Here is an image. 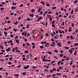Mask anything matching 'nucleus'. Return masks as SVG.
Returning <instances> with one entry per match:
<instances>
[{"label": "nucleus", "instance_id": "nucleus-1", "mask_svg": "<svg viewBox=\"0 0 78 78\" xmlns=\"http://www.w3.org/2000/svg\"><path fill=\"white\" fill-rule=\"evenodd\" d=\"M24 69H27L29 68V65H27L26 66H24L23 67Z\"/></svg>", "mask_w": 78, "mask_h": 78}, {"label": "nucleus", "instance_id": "nucleus-2", "mask_svg": "<svg viewBox=\"0 0 78 78\" xmlns=\"http://www.w3.org/2000/svg\"><path fill=\"white\" fill-rule=\"evenodd\" d=\"M45 59H46V56H44L43 59V61H44V62L46 61V60Z\"/></svg>", "mask_w": 78, "mask_h": 78}, {"label": "nucleus", "instance_id": "nucleus-3", "mask_svg": "<svg viewBox=\"0 0 78 78\" xmlns=\"http://www.w3.org/2000/svg\"><path fill=\"white\" fill-rule=\"evenodd\" d=\"M27 33L26 32H25V33L23 32L22 33V35H23L24 34V36L25 37H26V36H27Z\"/></svg>", "mask_w": 78, "mask_h": 78}, {"label": "nucleus", "instance_id": "nucleus-4", "mask_svg": "<svg viewBox=\"0 0 78 78\" xmlns=\"http://www.w3.org/2000/svg\"><path fill=\"white\" fill-rule=\"evenodd\" d=\"M65 22L66 24H67V25H69V23H70V22L68 21H65Z\"/></svg>", "mask_w": 78, "mask_h": 78}, {"label": "nucleus", "instance_id": "nucleus-5", "mask_svg": "<svg viewBox=\"0 0 78 78\" xmlns=\"http://www.w3.org/2000/svg\"><path fill=\"white\" fill-rule=\"evenodd\" d=\"M57 46H59V47H61V45L60 44V42H59L57 45Z\"/></svg>", "mask_w": 78, "mask_h": 78}, {"label": "nucleus", "instance_id": "nucleus-6", "mask_svg": "<svg viewBox=\"0 0 78 78\" xmlns=\"http://www.w3.org/2000/svg\"><path fill=\"white\" fill-rule=\"evenodd\" d=\"M47 42L46 41H42L41 43V44H46Z\"/></svg>", "mask_w": 78, "mask_h": 78}, {"label": "nucleus", "instance_id": "nucleus-7", "mask_svg": "<svg viewBox=\"0 0 78 78\" xmlns=\"http://www.w3.org/2000/svg\"><path fill=\"white\" fill-rule=\"evenodd\" d=\"M73 50L72 51V50H69V53H70V54H72V53H73Z\"/></svg>", "mask_w": 78, "mask_h": 78}, {"label": "nucleus", "instance_id": "nucleus-8", "mask_svg": "<svg viewBox=\"0 0 78 78\" xmlns=\"http://www.w3.org/2000/svg\"><path fill=\"white\" fill-rule=\"evenodd\" d=\"M15 41H16V42L17 43V44H19V40L17 39L16 40H15Z\"/></svg>", "mask_w": 78, "mask_h": 78}, {"label": "nucleus", "instance_id": "nucleus-9", "mask_svg": "<svg viewBox=\"0 0 78 78\" xmlns=\"http://www.w3.org/2000/svg\"><path fill=\"white\" fill-rule=\"evenodd\" d=\"M78 53V51H76V50H75V52L74 54V55H75V56H76V53Z\"/></svg>", "mask_w": 78, "mask_h": 78}, {"label": "nucleus", "instance_id": "nucleus-10", "mask_svg": "<svg viewBox=\"0 0 78 78\" xmlns=\"http://www.w3.org/2000/svg\"><path fill=\"white\" fill-rule=\"evenodd\" d=\"M29 16V17H34V14L31 15V14H30Z\"/></svg>", "mask_w": 78, "mask_h": 78}, {"label": "nucleus", "instance_id": "nucleus-11", "mask_svg": "<svg viewBox=\"0 0 78 78\" xmlns=\"http://www.w3.org/2000/svg\"><path fill=\"white\" fill-rule=\"evenodd\" d=\"M61 61H58L57 62V64L58 65V66H59V65L60 64V63H61Z\"/></svg>", "mask_w": 78, "mask_h": 78}, {"label": "nucleus", "instance_id": "nucleus-12", "mask_svg": "<svg viewBox=\"0 0 78 78\" xmlns=\"http://www.w3.org/2000/svg\"><path fill=\"white\" fill-rule=\"evenodd\" d=\"M41 11V7H39V8L38 10V12H40V11Z\"/></svg>", "mask_w": 78, "mask_h": 78}, {"label": "nucleus", "instance_id": "nucleus-13", "mask_svg": "<svg viewBox=\"0 0 78 78\" xmlns=\"http://www.w3.org/2000/svg\"><path fill=\"white\" fill-rule=\"evenodd\" d=\"M70 39H71L73 40V39H75V38L73 37H72V36H71L70 37Z\"/></svg>", "mask_w": 78, "mask_h": 78}, {"label": "nucleus", "instance_id": "nucleus-14", "mask_svg": "<svg viewBox=\"0 0 78 78\" xmlns=\"http://www.w3.org/2000/svg\"><path fill=\"white\" fill-rule=\"evenodd\" d=\"M55 62V60L52 61H51V63L50 64H53V63Z\"/></svg>", "mask_w": 78, "mask_h": 78}, {"label": "nucleus", "instance_id": "nucleus-15", "mask_svg": "<svg viewBox=\"0 0 78 78\" xmlns=\"http://www.w3.org/2000/svg\"><path fill=\"white\" fill-rule=\"evenodd\" d=\"M44 72H48V70L47 69H45L44 70Z\"/></svg>", "mask_w": 78, "mask_h": 78}, {"label": "nucleus", "instance_id": "nucleus-16", "mask_svg": "<svg viewBox=\"0 0 78 78\" xmlns=\"http://www.w3.org/2000/svg\"><path fill=\"white\" fill-rule=\"evenodd\" d=\"M56 75H58V76H60L61 75V73H56Z\"/></svg>", "mask_w": 78, "mask_h": 78}, {"label": "nucleus", "instance_id": "nucleus-17", "mask_svg": "<svg viewBox=\"0 0 78 78\" xmlns=\"http://www.w3.org/2000/svg\"><path fill=\"white\" fill-rule=\"evenodd\" d=\"M52 24L51 25L52 27H54V28H55V24Z\"/></svg>", "mask_w": 78, "mask_h": 78}, {"label": "nucleus", "instance_id": "nucleus-18", "mask_svg": "<svg viewBox=\"0 0 78 78\" xmlns=\"http://www.w3.org/2000/svg\"><path fill=\"white\" fill-rule=\"evenodd\" d=\"M71 43H72V41H68L67 42L68 44H71Z\"/></svg>", "mask_w": 78, "mask_h": 78}, {"label": "nucleus", "instance_id": "nucleus-19", "mask_svg": "<svg viewBox=\"0 0 78 78\" xmlns=\"http://www.w3.org/2000/svg\"><path fill=\"white\" fill-rule=\"evenodd\" d=\"M70 57H68L66 59V61H69V59H70Z\"/></svg>", "mask_w": 78, "mask_h": 78}, {"label": "nucleus", "instance_id": "nucleus-20", "mask_svg": "<svg viewBox=\"0 0 78 78\" xmlns=\"http://www.w3.org/2000/svg\"><path fill=\"white\" fill-rule=\"evenodd\" d=\"M77 2H78V0H76V1H74V3L75 4H76V3H77Z\"/></svg>", "mask_w": 78, "mask_h": 78}, {"label": "nucleus", "instance_id": "nucleus-21", "mask_svg": "<svg viewBox=\"0 0 78 78\" xmlns=\"http://www.w3.org/2000/svg\"><path fill=\"white\" fill-rule=\"evenodd\" d=\"M17 23H19V22H17V21H16V22L14 23V24L15 25H17Z\"/></svg>", "mask_w": 78, "mask_h": 78}, {"label": "nucleus", "instance_id": "nucleus-22", "mask_svg": "<svg viewBox=\"0 0 78 78\" xmlns=\"http://www.w3.org/2000/svg\"><path fill=\"white\" fill-rule=\"evenodd\" d=\"M39 48H41V49H43V48H44V47L42 46H41L39 47Z\"/></svg>", "mask_w": 78, "mask_h": 78}, {"label": "nucleus", "instance_id": "nucleus-23", "mask_svg": "<svg viewBox=\"0 0 78 78\" xmlns=\"http://www.w3.org/2000/svg\"><path fill=\"white\" fill-rule=\"evenodd\" d=\"M58 32L60 33V34H62V32L61 31V30H60V29H59Z\"/></svg>", "mask_w": 78, "mask_h": 78}, {"label": "nucleus", "instance_id": "nucleus-24", "mask_svg": "<svg viewBox=\"0 0 78 78\" xmlns=\"http://www.w3.org/2000/svg\"><path fill=\"white\" fill-rule=\"evenodd\" d=\"M62 56H63V55H62V54H60V57H62Z\"/></svg>", "mask_w": 78, "mask_h": 78}, {"label": "nucleus", "instance_id": "nucleus-25", "mask_svg": "<svg viewBox=\"0 0 78 78\" xmlns=\"http://www.w3.org/2000/svg\"><path fill=\"white\" fill-rule=\"evenodd\" d=\"M71 29H72V28H71V27H70L69 28V30H68V31L70 32V31H71Z\"/></svg>", "mask_w": 78, "mask_h": 78}, {"label": "nucleus", "instance_id": "nucleus-26", "mask_svg": "<svg viewBox=\"0 0 78 78\" xmlns=\"http://www.w3.org/2000/svg\"><path fill=\"white\" fill-rule=\"evenodd\" d=\"M41 3L43 5H45V4H44V1H41Z\"/></svg>", "mask_w": 78, "mask_h": 78}, {"label": "nucleus", "instance_id": "nucleus-27", "mask_svg": "<svg viewBox=\"0 0 78 78\" xmlns=\"http://www.w3.org/2000/svg\"><path fill=\"white\" fill-rule=\"evenodd\" d=\"M65 49H69V48L68 46L65 47Z\"/></svg>", "mask_w": 78, "mask_h": 78}, {"label": "nucleus", "instance_id": "nucleus-28", "mask_svg": "<svg viewBox=\"0 0 78 78\" xmlns=\"http://www.w3.org/2000/svg\"><path fill=\"white\" fill-rule=\"evenodd\" d=\"M15 48H16L15 50H16V51L17 52L18 50V48H17V47H16Z\"/></svg>", "mask_w": 78, "mask_h": 78}, {"label": "nucleus", "instance_id": "nucleus-29", "mask_svg": "<svg viewBox=\"0 0 78 78\" xmlns=\"http://www.w3.org/2000/svg\"><path fill=\"white\" fill-rule=\"evenodd\" d=\"M7 33H8V32H5V31L4 32V34L6 36H7V34H7Z\"/></svg>", "mask_w": 78, "mask_h": 78}, {"label": "nucleus", "instance_id": "nucleus-30", "mask_svg": "<svg viewBox=\"0 0 78 78\" xmlns=\"http://www.w3.org/2000/svg\"><path fill=\"white\" fill-rule=\"evenodd\" d=\"M50 21L51 22H52V18H51V16H50Z\"/></svg>", "mask_w": 78, "mask_h": 78}, {"label": "nucleus", "instance_id": "nucleus-31", "mask_svg": "<svg viewBox=\"0 0 78 78\" xmlns=\"http://www.w3.org/2000/svg\"><path fill=\"white\" fill-rule=\"evenodd\" d=\"M0 48H1L2 49H3V47L2 45H0Z\"/></svg>", "mask_w": 78, "mask_h": 78}, {"label": "nucleus", "instance_id": "nucleus-32", "mask_svg": "<svg viewBox=\"0 0 78 78\" xmlns=\"http://www.w3.org/2000/svg\"><path fill=\"white\" fill-rule=\"evenodd\" d=\"M16 4H17V3H15V4H14V3H12V5H16Z\"/></svg>", "mask_w": 78, "mask_h": 78}, {"label": "nucleus", "instance_id": "nucleus-33", "mask_svg": "<svg viewBox=\"0 0 78 78\" xmlns=\"http://www.w3.org/2000/svg\"><path fill=\"white\" fill-rule=\"evenodd\" d=\"M54 52H55V53H58V51L56 50H54Z\"/></svg>", "mask_w": 78, "mask_h": 78}, {"label": "nucleus", "instance_id": "nucleus-34", "mask_svg": "<svg viewBox=\"0 0 78 78\" xmlns=\"http://www.w3.org/2000/svg\"><path fill=\"white\" fill-rule=\"evenodd\" d=\"M73 11H74V10H72L71 12V14H73Z\"/></svg>", "mask_w": 78, "mask_h": 78}, {"label": "nucleus", "instance_id": "nucleus-35", "mask_svg": "<svg viewBox=\"0 0 78 78\" xmlns=\"http://www.w3.org/2000/svg\"><path fill=\"white\" fill-rule=\"evenodd\" d=\"M56 68H55L54 69H52V71H56Z\"/></svg>", "mask_w": 78, "mask_h": 78}, {"label": "nucleus", "instance_id": "nucleus-36", "mask_svg": "<svg viewBox=\"0 0 78 78\" xmlns=\"http://www.w3.org/2000/svg\"><path fill=\"white\" fill-rule=\"evenodd\" d=\"M56 7H54L52 8L53 9H56Z\"/></svg>", "mask_w": 78, "mask_h": 78}, {"label": "nucleus", "instance_id": "nucleus-37", "mask_svg": "<svg viewBox=\"0 0 78 78\" xmlns=\"http://www.w3.org/2000/svg\"><path fill=\"white\" fill-rule=\"evenodd\" d=\"M42 18H43L41 16H40L39 17V20H41V19H42Z\"/></svg>", "mask_w": 78, "mask_h": 78}, {"label": "nucleus", "instance_id": "nucleus-38", "mask_svg": "<svg viewBox=\"0 0 78 78\" xmlns=\"http://www.w3.org/2000/svg\"><path fill=\"white\" fill-rule=\"evenodd\" d=\"M46 62H47L48 61H49V62H50V61H51V60H50L47 59V60H46Z\"/></svg>", "mask_w": 78, "mask_h": 78}, {"label": "nucleus", "instance_id": "nucleus-39", "mask_svg": "<svg viewBox=\"0 0 78 78\" xmlns=\"http://www.w3.org/2000/svg\"><path fill=\"white\" fill-rule=\"evenodd\" d=\"M25 53H28V51L27 50H25Z\"/></svg>", "mask_w": 78, "mask_h": 78}, {"label": "nucleus", "instance_id": "nucleus-40", "mask_svg": "<svg viewBox=\"0 0 78 78\" xmlns=\"http://www.w3.org/2000/svg\"><path fill=\"white\" fill-rule=\"evenodd\" d=\"M48 54L49 55H52V53H51V52L50 51H49L48 52Z\"/></svg>", "mask_w": 78, "mask_h": 78}, {"label": "nucleus", "instance_id": "nucleus-41", "mask_svg": "<svg viewBox=\"0 0 78 78\" xmlns=\"http://www.w3.org/2000/svg\"><path fill=\"white\" fill-rule=\"evenodd\" d=\"M34 11H35V10L34 9H32L31 10V11L32 12H34Z\"/></svg>", "mask_w": 78, "mask_h": 78}, {"label": "nucleus", "instance_id": "nucleus-42", "mask_svg": "<svg viewBox=\"0 0 78 78\" xmlns=\"http://www.w3.org/2000/svg\"><path fill=\"white\" fill-rule=\"evenodd\" d=\"M11 9H15V8H14V6H12L11 8Z\"/></svg>", "mask_w": 78, "mask_h": 78}, {"label": "nucleus", "instance_id": "nucleus-43", "mask_svg": "<svg viewBox=\"0 0 78 78\" xmlns=\"http://www.w3.org/2000/svg\"><path fill=\"white\" fill-rule=\"evenodd\" d=\"M75 33H78V30L76 29V30L75 31Z\"/></svg>", "mask_w": 78, "mask_h": 78}, {"label": "nucleus", "instance_id": "nucleus-44", "mask_svg": "<svg viewBox=\"0 0 78 78\" xmlns=\"http://www.w3.org/2000/svg\"><path fill=\"white\" fill-rule=\"evenodd\" d=\"M11 22L9 20L7 21V23H10Z\"/></svg>", "mask_w": 78, "mask_h": 78}, {"label": "nucleus", "instance_id": "nucleus-45", "mask_svg": "<svg viewBox=\"0 0 78 78\" xmlns=\"http://www.w3.org/2000/svg\"><path fill=\"white\" fill-rule=\"evenodd\" d=\"M26 73V72H25L23 73V75H25Z\"/></svg>", "mask_w": 78, "mask_h": 78}, {"label": "nucleus", "instance_id": "nucleus-46", "mask_svg": "<svg viewBox=\"0 0 78 78\" xmlns=\"http://www.w3.org/2000/svg\"><path fill=\"white\" fill-rule=\"evenodd\" d=\"M26 59V58L25 57L23 58V61H25Z\"/></svg>", "mask_w": 78, "mask_h": 78}, {"label": "nucleus", "instance_id": "nucleus-47", "mask_svg": "<svg viewBox=\"0 0 78 78\" xmlns=\"http://www.w3.org/2000/svg\"><path fill=\"white\" fill-rule=\"evenodd\" d=\"M72 63H73V61H71V62L70 63V65H72Z\"/></svg>", "mask_w": 78, "mask_h": 78}, {"label": "nucleus", "instance_id": "nucleus-48", "mask_svg": "<svg viewBox=\"0 0 78 78\" xmlns=\"http://www.w3.org/2000/svg\"><path fill=\"white\" fill-rule=\"evenodd\" d=\"M72 18L73 19H74V17H75V15H73L72 16Z\"/></svg>", "mask_w": 78, "mask_h": 78}, {"label": "nucleus", "instance_id": "nucleus-49", "mask_svg": "<svg viewBox=\"0 0 78 78\" xmlns=\"http://www.w3.org/2000/svg\"><path fill=\"white\" fill-rule=\"evenodd\" d=\"M12 51H13V52H14V51H15V48H13V50Z\"/></svg>", "mask_w": 78, "mask_h": 78}, {"label": "nucleus", "instance_id": "nucleus-50", "mask_svg": "<svg viewBox=\"0 0 78 78\" xmlns=\"http://www.w3.org/2000/svg\"><path fill=\"white\" fill-rule=\"evenodd\" d=\"M23 6V4H21L20 5V7H22V6Z\"/></svg>", "mask_w": 78, "mask_h": 78}, {"label": "nucleus", "instance_id": "nucleus-51", "mask_svg": "<svg viewBox=\"0 0 78 78\" xmlns=\"http://www.w3.org/2000/svg\"><path fill=\"white\" fill-rule=\"evenodd\" d=\"M59 69H60V70H62V67H58Z\"/></svg>", "mask_w": 78, "mask_h": 78}, {"label": "nucleus", "instance_id": "nucleus-52", "mask_svg": "<svg viewBox=\"0 0 78 78\" xmlns=\"http://www.w3.org/2000/svg\"><path fill=\"white\" fill-rule=\"evenodd\" d=\"M65 61V59H62V60H61L60 61H61V62H62L63 61Z\"/></svg>", "mask_w": 78, "mask_h": 78}, {"label": "nucleus", "instance_id": "nucleus-53", "mask_svg": "<svg viewBox=\"0 0 78 78\" xmlns=\"http://www.w3.org/2000/svg\"><path fill=\"white\" fill-rule=\"evenodd\" d=\"M21 67V65H19L17 66V67H18V68H20V67Z\"/></svg>", "mask_w": 78, "mask_h": 78}, {"label": "nucleus", "instance_id": "nucleus-54", "mask_svg": "<svg viewBox=\"0 0 78 78\" xmlns=\"http://www.w3.org/2000/svg\"><path fill=\"white\" fill-rule=\"evenodd\" d=\"M7 57H8V58H9V55H6L5 56V58H7Z\"/></svg>", "mask_w": 78, "mask_h": 78}, {"label": "nucleus", "instance_id": "nucleus-55", "mask_svg": "<svg viewBox=\"0 0 78 78\" xmlns=\"http://www.w3.org/2000/svg\"><path fill=\"white\" fill-rule=\"evenodd\" d=\"M4 9V8L3 7H2L0 9L1 10H3Z\"/></svg>", "mask_w": 78, "mask_h": 78}, {"label": "nucleus", "instance_id": "nucleus-56", "mask_svg": "<svg viewBox=\"0 0 78 78\" xmlns=\"http://www.w3.org/2000/svg\"><path fill=\"white\" fill-rule=\"evenodd\" d=\"M28 28H29V24H28L27 26V29H28Z\"/></svg>", "mask_w": 78, "mask_h": 78}, {"label": "nucleus", "instance_id": "nucleus-57", "mask_svg": "<svg viewBox=\"0 0 78 78\" xmlns=\"http://www.w3.org/2000/svg\"><path fill=\"white\" fill-rule=\"evenodd\" d=\"M47 6H50V5L48 4H47L46 5Z\"/></svg>", "mask_w": 78, "mask_h": 78}, {"label": "nucleus", "instance_id": "nucleus-58", "mask_svg": "<svg viewBox=\"0 0 78 78\" xmlns=\"http://www.w3.org/2000/svg\"><path fill=\"white\" fill-rule=\"evenodd\" d=\"M35 47V46L34 45H33V46H32V48L33 49H34V48Z\"/></svg>", "mask_w": 78, "mask_h": 78}, {"label": "nucleus", "instance_id": "nucleus-59", "mask_svg": "<svg viewBox=\"0 0 78 78\" xmlns=\"http://www.w3.org/2000/svg\"><path fill=\"white\" fill-rule=\"evenodd\" d=\"M24 41L25 42L27 41V39L26 38H24Z\"/></svg>", "mask_w": 78, "mask_h": 78}, {"label": "nucleus", "instance_id": "nucleus-60", "mask_svg": "<svg viewBox=\"0 0 78 78\" xmlns=\"http://www.w3.org/2000/svg\"><path fill=\"white\" fill-rule=\"evenodd\" d=\"M1 51H2V52H5V51L3 50H2Z\"/></svg>", "mask_w": 78, "mask_h": 78}, {"label": "nucleus", "instance_id": "nucleus-61", "mask_svg": "<svg viewBox=\"0 0 78 78\" xmlns=\"http://www.w3.org/2000/svg\"><path fill=\"white\" fill-rule=\"evenodd\" d=\"M34 60H37V58L36 57L34 58Z\"/></svg>", "mask_w": 78, "mask_h": 78}, {"label": "nucleus", "instance_id": "nucleus-62", "mask_svg": "<svg viewBox=\"0 0 78 78\" xmlns=\"http://www.w3.org/2000/svg\"><path fill=\"white\" fill-rule=\"evenodd\" d=\"M13 30L14 31H17V30L15 28L13 29Z\"/></svg>", "mask_w": 78, "mask_h": 78}, {"label": "nucleus", "instance_id": "nucleus-63", "mask_svg": "<svg viewBox=\"0 0 78 78\" xmlns=\"http://www.w3.org/2000/svg\"><path fill=\"white\" fill-rule=\"evenodd\" d=\"M45 36H48L49 35L48 34H46Z\"/></svg>", "mask_w": 78, "mask_h": 78}, {"label": "nucleus", "instance_id": "nucleus-64", "mask_svg": "<svg viewBox=\"0 0 78 78\" xmlns=\"http://www.w3.org/2000/svg\"><path fill=\"white\" fill-rule=\"evenodd\" d=\"M75 45H78V43H75Z\"/></svg>", "mask_w": 78, "mask_h": 78}]
</instances>
